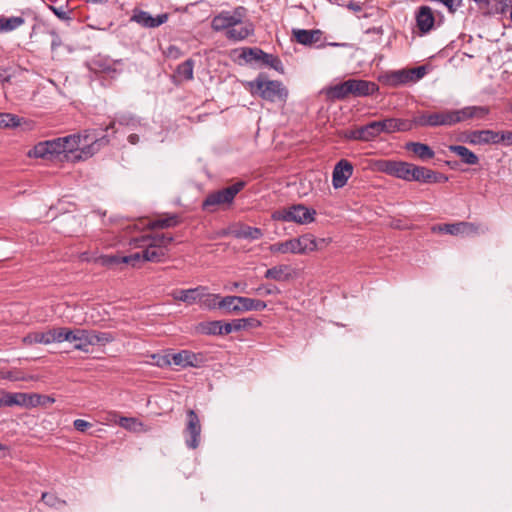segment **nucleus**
Returning a JSON list of instances; mask_svg holds the SVG:
<instances>
[{"label": "nucleus", "instance_id": "61", "mask_svg": "<svg viewBox=\"0 0 512 512\" xmlns=\"http://www.w3.org/2000/svg\"><path fill=\"white\" fill-rule=\"evenodd\" d=\"M102 263L105 265H113V264H118V263H122V262H121V257L104 256V257H102Z\"/></svg>", "mask_w": 512, "mask_h": 512}, {"label": "nucleus", "instance_id": "11", "mask_svg": "<svg viewBox=\"0 0 512 512\" xmlns=\"http://www.w3.org/2000/svg\"><path fill=\"white\" fill-rule=\"evenodd\" d=\"M414 127L450 126L448 110L439 112H419L411 119Z\"/></svg>", "mask_w": 512, "mask_h": 512}, {"label": "nucleus", "instance_id": "63", "mask_svg": "<svg viewBox=\"0 0 512 512\" xmlns=\"http://www.w3.org/2000/svg\"><path fill=\"white\" fill-rule=\"evenodd\" d=\"M347 8L354 11V12H360L362 10V6L360 3L358 2H355V1H350L348 4H347Z\"/></svg>", "mask_w": 512, "mask_h": 512}, {"label": "nucleus", "instance_id": "8", "mask_svg": "<svg viewBox=\"0 0 512 512\" xmlns=\"http://www.w3.org/2000/svg\"><path fill=\"white\" fill-rule=\"evenodd\" d=\"M316 211L309 209L303 204H294L275 210L271 218L274 221L294 222L297 224H309L315 220Z\"/></svg>", "mask_w": 512, "mask_h": 512}, {"label": "nucleus", "instance_id": "54", "mask_svg": "<svg viewBox=\"0 0 512 512\" xmlns=\"http://www.w3.org/2000/svg\"><path fill=\"white\" fill-rule=\"evenodd\" d=\"M462 232L466 235L477 234L480 226L472 222H461Z\"/></svg>", "mask_w": 512, "mask_h": 512}, {"label": "nucleus", "instance_id": "12", "mask_svg": "<svg viewBox=\"0 0 512 512\" xmlns=\"http://www.w3.org/2000/svg\"><path fill=\"white\" fill-rule=\"evenodd\" d=\"M67 334H64V327L53 328L46 332H32L23 337L25 345L32 344H51L53 342H64Z\"/></svg>", "mask_w": 512, "mask_h": 512}, {"label": "nucleus", "instance_id": "48", "mask_svg": "<svg viewBox=\"0 0 512 512\" xmlns=\"http://www.w3.org/2000/svg\"><path fill=\"white\" fill-rule=\"evenodd\" d=\"M254 292L261 296L276 295L280 293V289L271 284H263L257 287Z\"/></svg>", "mask_w": 512, "mask_h": 512}, {"label": "nucleus", "instance_id": "38", "mask_svg": "<svg viewBox=\"0 0 512 512\" xmlns=\"http://www.w3.org/2000/svg\"><path fill=\"white\" fill-rule=\"evenodd\" d=\"M511 5L512 0H491L485 13L489 15H502L508 11Z\"/></svg>", "mask_w": 512, "mask_h": 512}, {"label": "nucleus", "instance_id": "43", "mask_svg": "<svg viewBox=\"0 0 512 512\" xmlns=\"http://www.w3.org/2000/svg\"><path fill=\"white\" fill-rule=\"evenodd\" d=\"M194 71V61L187 59L177 66L176 73L184 80H192Z\"/></svg>", "mask_w": 512, "mask_h": 512}, {"label": "nucleus", "instance_id": "7", "mask_svg": "<svg viewBox=\"0 0 512 512\" xmlns=\"http://www.w3.org/2000/svg\"><path fill=\"white\" fill-rule=\"evenodd\" d=\"M221 303L223 314L225 315H239L248 311H262L267 307V303L263 300L234 295L224 296Z\"/></svg>", "mask_w": 512, "mask_h": 512}, {"label": "nucleus", "instance_id": "62", "mask_svg": "<svg viewBox=\"0 0 512 512\" xmlns=\"http://www.w3.org/2000/svg\"><path fill=\"white\" fill-rule=\"evenodd\" d=\"M365 34H375V35H378V36H382L383 35V28L381 26L368 28L365 31Z\"/></svg>", "mask_w": 512, "mask_h": 512}, {"label": "nucleus", "instance_id": "14", "mask_svg": "<svg viewBox=\"0 0 512 512\" xmlns=\"http://www.w3.org/2000/svg\"><path fill=\"white\" fill-rule=\"evenodd\" d=\"M185 444L189 449H196L200 444L201 423L192 409L187 411V424L184 429Z\"/></svg>", "mask_w": 512, "mask_h": 512}, {"label": "nucleus", "instance_id": "32", "mask_svg": "<svg viewBox=\"0 0 512 512\" xmlns=\"http://www.w3.org/2000/svg\"><path fill=\"white\" fill-rule=\"evenodd\" d=\"M25 23L21 16L0 17V33H8L16 30Z\"/></svg>", "mask_w": 512, "mask_h": 512}, {"label": "nucleus", "instance_id": "22", "mask_svg": "<svg viewBox=\"0 0 512 512\" xmlns=\"http://www.w3.org/2000/svg\"><path fill=\"white\" fill-rule=\"evenodd\" d=\"M206 287L198 286L190 289H180L172 292L174 300L182 301L188 305H192L202 300Z\"/></svg>", "mask_w": 512, "mask_h": 512}, {"label": "nucleus", "instance_id": "53", "mask_svg": "<svg viewBox=\"0 0 512 512\" xmlns=\"http://www.w3.org/2000/svg\"><path fill=\"white\" fill-rule=\"evenodd\" d=\"M41 499L46 505L50 507H56L57 504L64 503V501H60V499L54 494L48 492L42 493Z\"/></svg>", "mask_w": 512, "mask_h": 512}, {"label": "nucleus", "instance_id": "49", "mask_svg": "<svg viewBox=\"0 0 512 512\" xmlns=\"http://www.w3.org/2000/svg\"><path fill=\"white\" fill-rule=\"evenodd\" d=\"M154 244H157L159 247L165 249L170 243L173 241V237L168 234H156L155 236L149 239Z\"/></svg>", "mask_w": 512, "mask_h": 512}, {"label": "nucleus", "instance_id": "33", "mask_svg": "<svg viewBox=\"0 0 512 512\" xmlns=\"http://www.w3.org/2000/svg\"><path fill=\"white\" fill-rule=\"evenodd\" d=\"M270 251L272 253H292V254H299V249L297 246L296 238L289 239L284 242H278L274 243L270 246Z\"/></svg>", "mask_w": 512, "mask_h": 512}, {"label": "nucleus", "instance_id": "24", "mask_svg": "<svg viewBox=\"0 0 512 512\" xmlns=\"http://www.w3.org/2000/svg\"><path fill=\"white\" fill-rule=\"evenodd\" d=\"M405 149L412 152L421 161H428L435 156L434 150L428 144L421 142H408L405 144Z\"/></svg>", "mask_w": 512, "mask_h": 512}, {"label": "nucleus", "instance_id": "52", "mask_svg": "<svg viewBox=\"0 0 512 512\" xmlns=\"http://www.w3.org/2000/svg\"><path fill=\"white\" fill-rule=\"evenodd\" d=\"M143 261L142 252H136L128 256L121 257V262L136 266L137 263Z\"/></svg>", "mask_w": 512, "mask_h": 512}, {"label": "nucleus", "instance_id": "47", "mask_svg": "<svg viewBox=\"0 0 512 512\" xmlns=\"http://www.w3.org/2000/svg\"><path fill=\"white\" fill-rule=\"evenodd\" d=\"M490 113L487 106H469L470 119H483Z\"/></svg>", "mask_w": 512, "mask_h": 512}, {"label": "nucleus", "instance_id": "35", "mask_svg": "<svg viewBox=\"0 0 512 512\" xmlns=\"http://www.w3.org/2000/svg\"><path fill=\"white\" fill-rule=\"evenodd\" d=\"M387 82L392 86H399L403 84H407L411 81V76L409 74V69H401L392 71L387 76Z\"/></svg>", "mask_w": 512, "mask_h": 512}, {"label": "nucleus", "instance_id": "64", "mask_svg": "<svg viewBox=\"0 0 512 512\" xmlns=\"http://www.w3.org/2000/svg\"><path fill=\"white\" fill-rule=\"evenodd\" d=\"M51 34L54 36V39L52 41V49L56 48L57 46H59L60 44V38L59 36L57 35V33L55 31H52Z\"/></svg>", "mask_w": 512, "mask_h": 512}, {"label": "nucleus", "instance_id": "34", "mask_svg": "<svg viewBox=\"0 0 512 512\" xmlns=\"http://www.w3.org/2000/svg\"><path fill=\"white\" fill-rule=\"evenodd\" d=\"M380 125L378 121H371L366 125L360 126L361 141H371L380 135Z\"/></svg>", "mask_w": 512, "mask_h": 512}, {"label": "nucleus", "instance_id": "46", "mask_svg": "<svg viewBox=\"0 0 512 512\" xmlns=\"http://www.w3.org/2000/svg\"><path fill=\"white\" fill-rule=\"evenodd\" d=\"M66 7H67V5L59 6V7H56L53 5L48 6L49 10H51L58 19H60L62 21H70V20H72L71 11L66 10L65 9Z\"/></svg>", "mask_w": 512, "mask_h": 512}, {"label": "nucleus", "instance_id": "1", "mask_svg": "<svg viewBox=\"0 0 512 512\" xmlns=\"http://www.w3.org/2000/svg\"><path fill=\"white\" fill-rule=\"evenodd\" d=\"M60 140L63 144V154L73 162L92 157L101 147L109 143V138L106 135L98 136L96 130H85L82 133L60 137Z\"/></svg>", "mask_w": 512, "mask_h": 512}, {"label": "nucleus", "instance_id": "60", "mask_svg": "<svg viewBox=\"0 0 512 512\" xmlns=\"http://www.w3.org/2000/svg\"><path fill=\"white\" fill-rule=\"evenodd\" d=\"M166 55L168 57H172V58L176 59V58H178L181 55V50L177 46H175V45H170L167 48Z\"/></svg>", "mask_w": 512, "mask_h": 512}, {"label": "nucleus", "instance_id": "13", "mask_svg": "<svg viewBox=\"0 0 512 512\" xmlns=\"http://www.w3.org/2000/svg\"><path fill=\"white\" fill-rule=\"evenodd\" d=\"M163 361L164 364H170L172 362L174 365L181 368H200L204 365L205 357L202 353H195L190 350H181L178 353L172 354L171 360L165 357Z\"/></svg>", "mask_w": 512, "mask_h": 512}, {"label": "nucleus", "instance_id": "6", "mask_svg": "<svg viewBox=\"0 0 512 512\" xmlns=\"http://www.w3.org/2000/svg\"><path fill=\"white\" fill-rule=\"evenodd\" d=\"M249 85L263 100L269 102H286L287 100L288 90L283 83L278 80H267L264 74H259Z\"/></svg>", "mask_w": 512, "mask_h": 512}, {"label": "nucleus", "instance_id": "9", "mask_svg": "<svg viewBox=\"0 0 512 512\" xmlns=\"http://www.w3.org/2000/svg\"><path fill=\"white\" fill-rule=\"evenodd\" d=\"M238 58L245 63H260L261 66L272 68L277 72H284L283 63L278 56L266 53L258 47L242 48Z\"/></svg>", "mask_w": 512, "mask_h": 512}, {"label": "nucleus", "instance_id": "28", "mask_svg": "<svg viewBox=\"0 0 512 512\" xmlns=\"http://www.w3.org/2000/svg\"><path fill=\"white\" fill-rule=\"evenodd\" d=\"M448 176L443 173L433 171L424 166L420 167L419 179L416 182L420 183H445L448 181Z\"/></svg>", "mask_w": 512, "mask_h": 512}, {"label": "nucleus", "instance_id": "41", "mask_svg": "<svg viewBox=\"0 0 512 512\" xmlns=\"http://www.w3.org/2000/svg\"><path fill=\"white\" fill-rule=\"evenodd\" d=\"M55 402V399L48 395H42L38 393H30L28 398V409L35 408L38 406L46 407L49 404Z\"/></svg>", "mask_w": 512, "mask_h": 512}, {"label": "nucleus", "instance_id": "57", "mask_svg": "<svg viewBox=\"0 0 512 512\" xmlns=\"http://www.w3.org/2000/svg\"><path fill=\"white\" fill-rule=\"evenodd\" d=\"M421 166L410 163L409 172L407 176L408 182L417 181L419 179V170Z\"/></svg>", "mask_w": 512, "mask_h": 512}, {"label": "nucleus", "instance_id": "15", "mask_svg": "<svg viewBox=\"0 0 512 512\" xmlns=\"http://www.w3.org/2000/svg\"><path fill=\"white\" fill-rule=\"evenodd\" d=\"M498 131L491 129L471 130L462 134L461 140L470 145L498 144Z\"/></svg>", "mask_w": 512, "mask_h": 512}, {"label": "nucleus", "instance_id": "50", "mask_svg": "<svg viewBox=\"0 0 512 512\" xmlns=\"http://www.w3.org/2000/svg\"><path fill=\"white\" fill-rule=\"evenodd\" d=\"M439 230L450 235L463 234L461 222L454 224H444L439 227Z\"/></svg>", "mask_w": 512, "mask_h": 512}, {"label": "nucleus", "instance_id": "2", "mask_svg": "<svg viewBox=\"0 0 512 512\" xmlns=\"http://www.w3.org/2000/svg\"><path fill=\"white\" fill-rule=\"evenodd\" d=\"M378 86L371 81L362 79H348L327 89V96L331 100H344L350 95L366 97L374 94Z\"/></svg>", "mask_w": 512, "mask_h": 512}, {"label": "nucleus", "instance_id": "20", "mask_svg": "<svg viewBox=\"0 0 512 512\" xmlns=\"http://www.w3.org/2000/svg\"><path fill=\"white\" fill-rule=\"evenodd\" d=\"M323 31L320 29H292L295 41L303 46H317L323 39Z\"/></svg>", "mask_w": 512, "mask_h": 512}, {"label": "nucleus", "instance_id": "40", "mask_svg": "<svg viewBox=\"0 0 512 512\" xmlns=\"http://www.w3.org/2000/svg\"><path fill=\"white\" fill-rule=\"evenodd\" d=\"M221 301H223V297L220 296L219 294L206 293V291H204L202 300L199 301V303H201V305L203 307L210 309V310L216 309V308L223 310Z\"/></svg>", "mask_w": 512, "mask_h": 512}, {"label": "nucleus", "instance_id": "21", "mask_svg": "<svg viewBox=\"0 0 512 512\" xmlns=\"http://www.w3.org/2000/svg\"><path fill=\"white\" fill-rule=\"evenodd\" d=\"M379 122L380 134H392L395 132H406L413 129V123L408 119L385 118Z\"/></svg>", "mask_w": 512, "mask_h": 512}, {"label": "nucleus", "instance_id": "17", "mask_svg": "<svg viewBox=\"0 0 512 512\" xmlns=\"http://www.w3.org/2000/svg\"><path fill=\"white\" fill-rule=\"evenodd\" d=\"M168 18V13L158 14L154 17L147 11L135 9L130 20L141 25L144 28H156L166 23L168 21Z\"/></svg>", "mask_w": 512, "mask_h": 512}, {"label": "nucleus", "instance_id": "29", "mask_svg": "<svg viewBox=\"0 0 512 512\" xmlns=\"http://www.w3.org/2000/svg\"><path fill=\"white\" fill-rule=\"evenodd\" d=\"M30 393H10L4 391V397H5V407H11V406H20L24 408H28V398Z\"/></svg>", "mask_w": 512, "mask_h": 512}, {"label": "nucleus", "instance_id": "23", "mask_svg": "<svg viewBox=\"0 0 512 512\" xmlns=\"http://www.w3.org/2000/svg\"><path fill=\"white\" fill-rule=\"evenodd\" d=\"M415 19L417 28L421 34L429 33L434 27L435 17L429 6L419 7L416 12Z\"/></svg>", "mask_w": 512, "mask_h": 512}, {"label": "nucleus", "instance_id": "27", "mask_svg": "<svg viewBox=\"0 0 512 512\" xmlns=\"http://www.w3.org/2000/svg\"><path fill=\"white\" fill-rule=\"evenodd\" d=\"M143 261L149 262H161L166 257V250L159 247L157 244L150 242L146 245V248L142 251Z\"/></svg>", "mask_w": 512, "mask_h": 512}, {"label": "nucleus", "instance_id": "44", "mask_svg": "<svg viewBox=\"0 0 512 512\" xmlns=\"http://www.w3.org/2000/svg\"><path fill=\"white\" fill-rule=\"evenodd\" d=\"M22 118L11 113H0V128H15L20 126Z\"/></svg>", "mask_w": 512, "mask_h": 512}, {"label": "nucleus", "instance_id": "56", "mask_svg": "<svg viewBox=\"0 0 512 512\" xmlns=\"http://www.w3.org/2000/svg\"><path fill=\"white\" fill-rule=\"evenodd\" d=\"M342 136L347 140L361 141V134L359 127L355 129H348L342 132Z\"/></svg>", "mask_w": 512, "mask_h": 512}, {"label": "nucleus", "instance_id": "39", "mask_svg": "<svg viewBox=\"0 0 512 512\" xmlns=\"http://www.w3.org/2000/svg\"><path fill=\"white\" fill-rule=\"evenodd\" d=\"M253 29L251 25H245L241 27H232L228 31H226V36L228 39L234 40V41H240L247 38L251 33Z\"/></svg>", "mask_w": 512, "mask_h": 512}, {"label": "nucleus", "instance_id": "30", "mask_svg": "<svg viewBox=\"0 0 512 512\" xmlns=\"http://www.w3.org/2000/svg\"><path fill=\"white\" fill-rule=\"evenodd\" d=\"M179 216L177 214H170L164 217L152 220L148 223L150 229H164L175 227L179 224Z\"/></svg>", "mask_w": 512, "mask_h": 512}, {"label": "nucleus", "instance_id": "26", "mask_svg": "<svg viewBox=\"0 0 512 512\" xmlns=\"http://www.w3.org/2000/svg\"><path fill=\"white\" fill-rule=\"evenodd\" d=\"M450 152L455 153L460 157L461 161L467 165H477L479 163V157L466 146L463 145H450L448 147Z\"/></svg>", "mask_w": 512, "mask_h": 512}, {"label": "nucleus", "instance_id": "51", "mask_svg": "<svg viewBox=\"0 0 512 512\" xmlns=\"http://www.w3.org/2000/svg\"><path fill=\"white\" fill-rule=\"evenodd\" d=\"M409 74L411 76L412 82L419 81L427 74V67L425 65H421V66L409 69Z\"/></svg>", "mask_w": 512, "mask_h": 512}, {"label": "nucleus", "instance_id": "5", "mask_svg": "<svg viewBox=\"0 0 512 512\" xmlns=\"http://www.w3.org/2000/svg\"><path fill=\"white\" fill-rule=\"evenodd\" d=\"M64 334H67L64 341L76 342L74 349L88 352V346H94L97 344H106L113 341V336L106 332H97L94 330L87 329H74L64 327Z\"/></svg>", "mask_w": 512, "mask_h": 512}, {"label": "nucleus", "instance_id": "18", "mask_svg": "<svg viewBox=\"0 0 512 512\" xmlns=\"http://www.w3.org/2000/svg\"><path fill=\"white\" fill-rule=\"evenodd\" d=\"M409 167V162L395 160H380L377 164L379 171L404 181L407 180Z\"/></svg>", "mask_w": 512, "mask_h": 512}, {"label": "nucleus", "instance_id": "3", "mask_svg": "<svg viewBox=\"0 0 512 512\" xmlns=\"http://www.w3.org/2000/svg\"><path fill=\"white\" fill-rule=\"evenodd\" d=\"M261 322L254 318L234 319L231 322H223L221 320L201 322L198 325V331L204 335L224 336L232 332H238L247 328H258Z\"/></svg>", "mask_w": 512, "mask_h": 512}, {"label": "nucleus", "instance_id": "16", "mask_svg": "<svg viewBox=\"0 0 512 512\" xmlns=\"http://www.w3.org/2000/svg\"><path fill=\"white\" fill-rule=\"evenodd\" d=\"M60 154H63V144H61L60 137L39 142L29 152V156L35 158H52Z\"/></svg>", "mask_w": 512, "mask_h": 512}, {"label": "nucleus", "instance_id": "37", "mask_svg": "<svg viewBox=\"0 0 512 512\" xmlns=\"http://www.w3.org/2000/svg\"><path fill=\"white\" fill-rule=\"evenodd\" d=\"M116 122L119 125L128 126L131 128H135L139 125V120L133 114L128 113V112H123V113H118L115 116V120L110 123V125L105 129V131H108L110 128H113L114 124Z\"/></svg>", "mask_w": 512, "mask_h": 512}, {"label": "nucleus", "instance_id": "58", "mask_svg": "<svg viewBox=\"0 0 512 512\" xmlns=\"http://www.w3.org/2000/svg\"><path fill=\"white\" fill-rule=\"evenodd\" d=\"M74 428L79 432H85L88 428L92 426V424L83 419H76L73 422Z\"/></svg>", "mask_w": 512, "mask_h": 512}, {"label": "nucleus", "instance_id": "4", "mask_svg": "<svg viewBox=\"0 0 512 512\" xmlns=\"http://www.w3.org/2000/svg\"><path fill=\"white\" fill-rule=\"evenodd\" d=\"M245 187L244 181H238L228 187L209 193L203 200L201 208L208 213L230 207L236 195Z\"/></svg>", "mask_w": 512, "mask_h": 512}, {"label": "nucleus", "instance_id": "59", "mask_svg": "<svg viewBox=\"0 0 512 512\" xmlns=\"http://www.w3.org/2000/svg\"><path fill=\"white\" fill-rule=\"evenodd\" d=\"M326 46H331V47H348L349 44L348 43H338V42H326V41H323V39L321 40V43L318 44L316 46V48L318 49H322Z\"/></svg>", "mask_w": 512, "mask_h": 512}, {"label": "nucleus", "instance_id": "55", "mask_svg": "<svg viewBox=\"0 0 512 512\" xmlns=\"http://www.w3.org/2000/svg\"><path fill=\"white\" fill-rule=\"evenodd\" d=\"M498 144L502 143L505 146L512 145V131H498Z\"/></svg>", "mask_w": 512, "mask_h": 512}, {"label": "nucleus", "instance_id": "25", "mask_svg": "<svg viewBox=\"0 0 512 512\" xmlns=\"http://www.w3.org/2000/svg\"><path fill=\"white\" fill-rule=\"evenodd\" d=\"M264 277L279 282L288 281L292 278V269L289 265L281 264L266 270Z\"/></svg>", "mask_w": 512, "mask_h": 512}, {"label": "nucleus", "instance_id": "42", "mask_svg": "<svg viewBox=\"0 0 512 512\" xmlns=\"http://www.w3.org/2000/svg\"><path fill=\"white\" fill-rule=\"evenodd\" d=\"M450 126L470 119L469 106L457 110H448Z\"/></svg>", "mask_w": 512, "mask_h": 512}, {"label": "nucleus", "instance_id": "19", "mask_svg": "<svg viewBox=\"0 0 512 512\" xmlns=\"http://www.w3.org/2000/svg\"><path fill=\"white\" fill-rule=\"evenodd\" d=\"M354 167L351 162L346 159L339 160L332 172V185L335 189L342 188L346 185L348 179L353 174Z\"/></svg>", "mask_w": 512, "mask_h": 512}, {"label": "nucleus", "instance_id": "45", "mask_svg": "<svg viewBox=\"0 0 512 512\" xmlns=\"http://www.w3.org/2000/svg\"><path fill=\"white\" fill-rule=\"evenodd\" d=\"M119 425L130 431H138L143 426L142 422L133 417H121Z\"/></svg>", "mask_w": 512, "mask_h": 512}, {"label": "nucleus", "instance_id": "36", "mask_svg": "<svg viewBox=\"0 0 512 512\" xmlns=\"http://www.w3.org/2000/svg\"><path fill=\"white\" fill-rule=\"evenodd\" d=\"M299 254H306L317 249L316 239L311 234H304L296 238Z\"/></svg>", "mask_w": 512, "mask_h": 512}, {"label": "nucleus", "instance_id": "31", "mask_svg": "<svg viewBox=\"0 0 512 512\" xmlns=\"http://www.w3.org/2000/svg\"><path fill=\"white\" fill-rule=\"evenodd\" d=\"M234 236L238 239L258 240L263 236L260 228L243 225L234 231Z\"/></svg>", "mask_w": 512, "mask_h": 512}, {"label": "nucleus", "instance_id": "10", "mask_svg": "<svg viewBox=\"0 0 512 512\" xmlns=\"http://www.w3.org/2000/svg\"><path fill=\"white\" fill-rule=\"evenodd\" d=\"M244 7L239 6L234 9L233 13L229 11H223L216 15L211 22V27L215 31H228L232 27L238 26L242 23L244 16Z\"/></svg>", "mask_w": 512, "mask_h": 512}]
</instances>
